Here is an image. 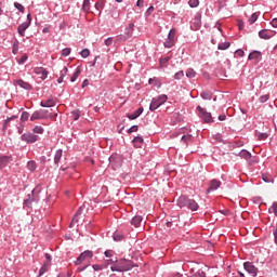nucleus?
<instances>
[{
  "label": "nucleus",
  "instance_id": "9d476101",
  "mask_svg": "<svg viewBox=\"0 0 277 277\" xmlns=\"http://www.w3.org/2000/svg\"><path fill=\"white\" fill-rule=\"evenodd\" d=\"M274 34H276V31L263 29L259 32V37L262 38V40H269V38H274Z\"/></svg>",
  "mask_w": 277,
  "mask_h": 277
},
{
  "label": "nucleus",
  "instance_id": "603ef678",
  "mask_svg": "<svg viewBox=\"0 0 277 277\" xmlns=\"http://www.w3.org/2000/svg\"><path fill=\"white\" fill-rule=\"evenodd\" d=\"M26 62H27V54H24V55L19 58L18 64H24V63H26Z\"/></svg>",
  "mask_w": 277,
  "mask_h": 277
},
{
  "label": "nucleus",
  "instance_id": "a18cd8bd",
  "mask_svg": "<svg viewBox=\"0 0 277 277\" xmlns=\"http://www.w3.org/2000/svg\"><path fill=\"white\" fill-rule=\"evenodd\" d=\"M183 77H185V74L183 72V70L177 71V72L174 75V79H183Z\"/></svg>",
  "mask_w": 277,
  "mask_h": 277
},
{
  "label": "nucleus",
  "instance_id": "7ed1b4c3",
  "mask_svg": "<svg viewBox=\"0 0 277 277\" xmlns=\"http://www.w3.org/2000/svg\"><path fill=\"white\" fill-rule=\"evenodd\" d=\"M92 256H94V253L90 250H87L77 258L75 265H81L82 263H84V265H90V260Z\"/></svg>",
  "mask_w": 277,
  "mask_h": 277
},
{
  "label": "nucleus",
  "instance_id": "58836bf2",
  "mask_svg": "<svg viewBox=\"0 0 277 277\" xmlns=\"http://www.w3.org/2000/svg\"><path fill=\"white\" fill-rule=\"evenodd\" d=\"M32 131L34 133L42 134L44 133V128H42L41 126H36Z\"/></svg>",
  "mask_w": 277,
  "mask_h": 277
},
{
  "label": "nucleus",
  "instance_id": "4468645a",
  "mask_svg": "<svg viewBox=\"0 0 277 277\" xmlns=\"http://www.w3.org/2000/svg\"><path fill=\"white\" fill-rule=\"evenodd\" d=\"M14 85H18L23 90H31V84L23 79L14 80Z\"/></svg>",
  "mask_w": 277,
  "mask_h": 277
},
{
  "label": "nucleus",
  "instance_id": "6e6d98bb",
  "mask_svg": "<svg viewBox=\"0 0 277 277\" xmlns=\"http://www.w3.org/2000/svg\"><path fill=\"white\" fill-rule=\"evenodd\" d=\"M90 267V264H84L83 266L78 267V272H84V269H88Z\"/></svg>",
  "mask_w": 277,
  "mask_h": 277
},
{
  "label": "nucleus",
  "instance_id": "20e7f679",
  "mask_svg": "<svg viewBox=\"0 0 277 277\" xmlns=\"http://www.w3.org/2000/svg\"><path fill=\"white\" fill-rule=\"evenodd\" d=\"M47 118H51V115L49 114V110H47V109L37 110L30 116L31 122H34L36 120H47Z\"/></svg>",
  "mask_w": 277,
  "mask_h": 277
},
{
  "label": "nucleus",
  "instance_id": "a211bd4d",
  "mask_svg": "<svg viewBox=\"0 0 277 277\" xmlns=\"http://www.w3.org/2000/svg\"><path fill=\"white\" fill-rule=\"evenodd\" d=\"M189 202V198L185 197V196H181L177 199V206H180L181 208L183 207H187V203Z\"/></svg>",
  "mask_w": 277,
  "mask_h": 277
},
{
  "label": "nucleus",
  "instance_id": "052dcab7",
  "mask_svg": "<svg viewBox=\"0 0 277 277\" xmlns=\"http://www.w3.org/2000/svg\"><path fill=\"white\" fill-rule=\"evenodd\" d=\"M249 159H251L250 163H259V158L258 157H252L251 156V158H249Z\"/></svg>",
  "mask_w": 277,
  "mask_h": 277
},
{
  "label": "nucleus",
  "instance_id": "69168bd1",
  "mask_svg": "<svg viewBox=\"0 0 277 277\" xmlns=\"http://www.w3.org/2000/svg\"><path fill=\"white\" fill-rule=\"evenodd\" d=\"M155 10V6H149L147 9V14H153V11Z\"/></svg>",
  "mask_w": 277,
  "mask_h": 277
},
{
  "label": "nucleus",
  "instance_id": "09e8293b",
  "mask_svg": "<svg viewBox=\"0 0 277 277\" xmlns=\"http://www.w3.org/2000/svg\"><path fill=\"white\" fill-rule=\"evenodd\" d=\"M111 44H114V38L109 37L108 39L105 40V45L111 47Z\"/></svg>",
  "mask_w": 277,
  "mask_h": 277
},
{
  "label": "nucleus",
  "instance_id": "2eb2a0df",
  "mask_svg": "<svg viewBox=\"0 0 277 277\" xmlns=\"http://www.w3.org/2000/svg\"><path fill=\"white\" fill-rule=\"evenodd\" d=\"M144 113V108H138L136 109L133 114L128 115V118L130 120H135L136 118H140V116H142V114Z\"/></svg>",
  "mask_w": 277,
  "mask_h": 277
},
{
  "label": "nucleus",
  "instance_id": "5fc2aeb1",
  "mask_svg": "<svg viewBox=\"0 0 277 277\" xmlns=\"http://www.w3.org/2000/svg\"><path fill=\"white\" fill-rule=\"evenodd\" d=\"M16 116H12L10 118H8L5 121H4V128L8 127V123L11 121V120H16Z\"/></svg>",
  "mask_w": 277,
  "mask_h": 277
},
{
  "label": "nucleus",
  "instance_id": "f8f14e48",
  "mask_svg": "<svg viewBox=\"0 0 277 277\" xmlns=\"http://www.w3.org/2000/svg\"><path fill=\"white\" fill-rule=\"evenodd\" d=\"M222 186V182L220 180H212L210 181V186L207 189V194H211V192H215V189H219V187Z\"/></svg>",
  "mask_w": 277,
  "mask_h": 277
},
{
  "label": "nucleus",
  "instance_id": "4be33fe9",
  "mask_svg": "<svg viewBox=\"0 0 277 277\" xmlns=\"http://www.w3.org/2000/svg\"><path fill=\"white\" fill-rule=\"evenodd\" d=\"M41 107H55V100L49 98L45 102L40 103Z\"/></svg>",
  "mask_w": 277,
  "mask_h": 277
},
{
  "label": "nucleus",
  "instance_id": "e2e57ef3",
  "mask_svg": "<svg viewBox=\"0 0 277 277\" xmlns=\"http://www.w3.org/2000/svg\"><path fill=\"white\" fill-rule=\"evenodd\" d=\"M90 85V81L88 79H84L82 82V88H88Z\"/></svg>",
  "mask_w": 277,
  "mask_h": 277
},
{
  "label": "nucleus",
  "instance_id": "a878e982",
  "mask_svg": "<svg viewBox=\"0 0 277 277\" xmlns=\"http://www.w3.org/2000/svg\"><path fill=\"white\" fill-rule=\"evenodd\" d=\"M62 161V149L56 150L54 156V163H60Z\"/></svg>",
  "mask_w": 277,
  "mask_h": 277
},
{
  "label": "nucleus",
  "instance_id": "aec40b11",
  "mask_svg": "<svg viewBox=\"0 0 277 277\" xmlns=\"http://www.w3.org/2000/svg\"><path fill=\"white\" fill-rule=\"evenodd\" d=\"M134 148H142V144H144V138L141 136H135L133 140Z\"/></svg>",
  "mask_w": 277,
  "mask_h": 277
},
{
  "label": "nucleus",
  "instance_id": "1a4fd4ad",
  "mask_svg": "<svg viewBox=\"0 0 277 277\" xmlns=\"http://www.w3.org/2000/svg\"><path fill=\"white\" fill-rule=\"evenodd\" d=\"M35 75H38L42 81L49 77V71L44 67H36L34 69Z\"/></svg>",
  "mask_w": 277,
  "mask_h": 277
},
{
  "label": "nucleus",
  "instance_id": "9b49d317",
  "mask_svg": "<svg viewBox=\"0 0 277 277\" xmlns=\"http://www.w3.org/2000/svg\"><path fill=\"white\" fill-rule=\"evenodd\" d=\"M23 142H27V144H34V142H38V135L26 133L22 135Z\"/></svg>",
  "mask_w": 277,
  "mask_h": 277
},
{
  "label": "nucleus",
  "instance_id": "0eeeda50",
  "mask_svg": "<svg viewBox=\"0 0 277 277\" xmlns=\"http://www.w3.org/2000/svg\"><path fill=\"white\" fill-rule=\"evenodd\" d=\"M243 267L248 272V274L252 275L253 277H256V275L259 274V268L254 266L252 262H245Z\"/></svg>",
  "mask_w": 277,
  "mask_h": 277
},
{
  "label": "nucleus",
  "instance_id": "72a5a7b5",
  "mask_svg": "<svg viewBox=\"0 0 277 277\" xmlns=\"http://www.w3.org/2000/svg\"><path fill=\"white\" fill-rule=\"evenodd\" d=\"M71 116L74 120H78L79 118H81V111H79V109L72 110Z\"/></svg>",
  "mask_w": 277,
  "mask_h": 277
},
{
  "label": "nucleus",
  "instance_id": "c756f323",
  "mask_svg": "<svg viewBox=\"0 0 277 277\" xmlns=\"http://www.w3.org/2000/svg\"><path fill=\"white\" fill-rule=\"evenodd\" d=\"M230 47V42H224V43H220L217 45L219 51H226V49H228Z\"/></svg>",
  "mask_w": 277,
  "mask_h": 277
},
{
  "label": "nucleus",
  "instance_id": "13d9d810",
  "mask_svg": "<svg viewBox=\"0 0 277 277\" xmlns=\"http://www.w3.org/2000/svg\"><path fill=\"white\" fill-rule=\"evenodd\" d=\"M103 6H104L103 2H101V3L96 2L95 3V9L96 10H103Z\"/></svg>",
  "mask_w": 277,
  "mask_h": 277
},
{
  "label": "nucleus",
  "instance_id": "7c9ffc66",
  "mask_svg": "<svg viewBox=\"0 0 277 277\" xmlns=\"http://www.w3.org/2000/svg\"><path fill=\"white\" fill-rule=\"evenodd\" d=\"M82 10L85 13L90 12V0H83Z\"/></svg>",
  "mask_w": 277,
  "mask_h": 277
},
{
  "label": "nucleus",
  "instance_id": "338daca9",
  "mask_svg": "<svg viewBox=\"0 0 277 277\" xmlns=\"http://www.w3.org/2000/svg\"><path fill=\"white\" fill-rule=\"evenodd\" d=\"M198 276H200V277H207V273H205V272H198Z\"/></svg>",
  "mask_w": 277,
  "mask_h": 277
},
{
  "label": "nucleus",
  "instance_id": "ddd939ff",
  "mask_svg": "<svg viewBox=\"0 0 277 277\" xmlns=\"http://www.w3.org/2000/svg\"><path fill=\"white\" fill-rule=\"evenodd\" d=\"M30 25H31V19H29V22H25L18 26L17 31L22 38L25 36V31H27V29L29 28Z\"/></svg>",
  "mask_w": 277,
  "mask_h": 277
},
{
  "label": "nucleus",
  "instance_id": "6ab92c4d",
  "mask_svg": "<svg viewBox=\"0 0 277 277\" xmlns=\"http://www.w3.org/2000/svg\"><path fill=\"white\" fill-rule=\"evenodd\" d=\"M82 210H83V208H81V207L77 210L75 216L71 220L70 226L79 223V216L81 215Z\"/></svg>",
  "mask_w": 277,
  "mask_h": 277
},
{
  "label": "nucleus",
  "instance_id": "473e14b6",
  "mask_svg": "<svg viewBox=\"0 0 277 277\" xmlns=\"http://www.w3.org/2000/svg\"><path fill=\"white\" fill-rule=\"evenodd\" d=\"M168 62H170V56H166L163 58H160V66L161 68H166V66H168Z\"/></svg>",
  "mask_w": 277,
  "mask_h": 277
},
{
  "label": "nucleus",
  "instance_id": "680f3d73",
  "mask_svg": "<svg viewBox=\"0 0 277 277\" xmlns=\"http://www.w3.org/2000/svg\"><path fill=\"white\" fill-rule=\"evenodd\" d=\"M136 5L137 8H144V0H137Z\"/></svg>",
  "mask_w": 277,
  "mask_h": 277
},
{
  "label": "nucleus",
  "instance_id": "79ce46f5",
  "mask_svg": "<svg viewBox=\"0 0 277 277\" xmlns=\"http://www.w3.org/2000/svg\"><path fill=\"white\" fill-rule=\"evenodd\" d=\"M70 55V48H65L62 50V56L63 57H68Z\"/></svg>",
  "mask_w": 277,
  "mask_h": 277
},
{
  "label": "nucleus",
  "instance_id": "49530a36",
  "mask_svg": "<svg viewBox=\"0 0 277 277\" xmlns=\"http://www.w3.org/2000/svg\"><path fill=\"white\" fill-rule=\"evenodd\" d=\"M49 272V268L47 266H42L39 271V276H43V274H47Z\"/></svg>",
  "mask_w": 277,
  "mask_h": 277
},
{
  "label": "nucleus",
  "instance_id": "f704fd0d",
  "mask_svg": "<svg viewBox=\"0 0 277 277\" xmlns=\"http://www.w3.org/2000/svg\"><path fill=\"white\" fill-rule=\"evenodd\" d=\"M201 98H203V101H211V98H212L211 92H202Z\"/></svg>",
  "mask_w": 277,
  "mask_h": 277
},
{
  "label": "nucleus",
  "instance_id": "f03ea898",
  "mask_svg": "<svg viewBox=\"0 0 277 277\" xmlns=\"http://www.w3.org/2000/svg\"><path fill=\"white\" fill-rule=\"evenodd\" d=\"M168 102V95L161 94L158 97H154L149 105L150 111H155V109H159L161 105H164Z\"/></svg>",
  "mask_w": 277,
  "mask_h": 277
},
{
  "label": "nucleus",
  "instance_id": "dca6fc26",
  "mask_svg": "<svg viewBox=\"0 0 277 277\" xmlns=\"http://www.w3.org/2000/svg\"><path fill=\"white\" fill-rule=\"evenodd\" d=\"M187 209H190V211H198V202L194 199H188Z\"/></svg>",
  "mask_w": 277,
  "mask_h": 277
},
{
  "label": "nucleus",
  "instance_id": "0e129e2a",
  "mask_svg": "<svg viewBox=\"0 0 277 277\" xmlns=\"http://www.w3.org/2000/svg\"><path fill=\"white\" fill-rule=\"evenodd\" d=\"M219 120H220L221 122H224V120H226V115H220V116H219Z\"/></svg>",
  "mask_w": 277,
  "mask_h": 277
},
{
  "label": "nucleus",
  "instance_id": "4c0bfd02",
  "mask_svg": "<svg viewBox=\"0 0 277 277\" xmlns=\"http://www.w3.org/2000/svg\"><path fill=\"white\" fill-rule=\"evenodd\" d=\"M27 120H29V113L23 111L22 116H21V121L22 122H27Z\"/></svg>",
  "mask_w": 277,
  "mask_h": 277
},
{
  "label": "nucleus",
  "instance_id": "ea45409f",
  "mask_svg": "<svg viewBox=\"0 0 277 277\" xmlns=\"http://www.w3.org/2000/svg\"><path fill=\"white\" fill-rule=\"evenodd\" d=\"M27 168H28V170H30V172H34V170H36V162L35 161H29L27 163Z\"/></svg>",
  "mask_w": 277,
  "mask_h": 277
},
{
  "label": "nucleus",
  "instance_id": "5701e85b",
  "mask_svg": "<svg viewBox=\"0 0 277 277\" xmlns=\"http://www.w3.org/2000/svg\"><path fill=\"white\" fill-rule=\"evenodd\" d=\"M249 60H254L255 62H259L261 60V52L253 51L249 54Z\"/></svg>",
  "mask_w": 277,
  "mask_h": 277
},
{
  "label": "nucleus",
  "instance_id": "f257e3e1",
  "mask_svg": "<svg viewBox=\"0 0 277 277\" xmlns=\"http://www.w3.org/2000/svg\"><path fill=\"white\" fill-rule=\"evenodd\" d=\"M133 267H137V265H134L130 260H120L110 269L111 272H129Z\"/></svg>",
  "mask_w": 277,
  "mask_h": 277
},
{
  "label": "nucleus",
  "instance_id": "423d86ee",
  "mask_svg": "<svg viewBox=\"0 0 277 277\" xmlns=\"http://www.w3.org/2000/svg\"><path fill=\"white\" fill-rule=\"evenodd\" d=\"M198 116H200L203 119V122H207L210 124V122H213V117L211 116V113H207V110L200 106L197 107Z\"/></svg>",
  "mask_w": 277,
  "mask_h": 277
},
{
  "label": "nucleus",
  "instance_id": "bf43d9fd",
  "mask_svg": "<svg viewBox=\"0 0 277 277\" xmlns=\"http://www.w3.org/2000/svg\"><path fill=\"white\" fill-rule=\"evenodd\" d=\"M271 25H272V27L277 28V17L272 19Z\"/></svg>",
  "mask_w": 277,
  "mask_h": 277
},
{
  "label": "nucleus",
  "instance_id": "393cba45",
  "mask_svg": "<svg viewBox=\"0 0 277 277\" xmlns=\"http://www.w3.org/2000/svg\"><path fill=\"white\" fill-rule=\"evenodd\" d=\"M79 75H81V68L80 67L76 68L72 77L70 78L71 83H75L77 81V79H79Z\"/></svg>",
  "mask_w": 277,
  "mask_h": 277
},
{
  "label": "nucleus",
  "instance_id": "e433bc0d",
  "mask_svg": "<svg viewBox=\"0 0 277 277\" xmlns=\"http://www.w3.org/2000/svg\"><path fill=\"white\" fill-rule=\"evenodd\" d=\"M188 5L189 8H198V5H200V0H189Z\"/></svg>",
  "mask_w": 277,
  "mask_h": 277
},
{
  "label": "nucleus",
  "instance_id": "8fccbe9b",
  "mask_svg": "<svg viewBox=\"0 0 277 277\" xmlns=\"http://www.w3.org/2000/svg\"><path fill=\"white\" fill-rule=\"evenodd\" d=\"M267 101H269V95H262L260 97V103H267Z\"/></svg>",
  "mask_w": 277,
  "mask_h": 277
},
{
  "label": "nucleus",
  "instance_id": "b1692460",
  "mask_svg": "<svg viewBox=\"0 0 277 277\" xmlns=\"http://www.w3.org/2000/svg\"><path fill=\"white\" fill-rule=\"evenodd\" d=\"M131 224L135 226V228H140V224H142V216H134L131 221Z\"/></svg>",
  "mask_w": 277,
  "mask_h": 277
},
{
  "label": "nucleus",
  "instance_id": "bb28decb",
  "mask_svg": "<svg viewBox=\"0 0 277 277\" xmlns=\"http://www.w3.org/2000/svg\"><path fill=\"white\" fill-rule=\"evenodd\" d=\"M256 21H259V13H253L250 18H249V24L250 25H254V23H256Z\"/></svg>",
  "mask_w": 277,
  "mask_h": 277
},
{
  "label": "nucleus",
  "instance_id": "c03bdc74",
  "mask_svg": "<svg viewBox=\"0 0 277 277\" xmlns=\"http://www.w3.org/2000/svg\"><path fill=\"white\" fill-rule=\"evenodd\" d=\"M140 131V128L137 126H132L129 130L128 133H137Z\"/></svg>",
  "mask_w": 277,
  "mask_h": 277
},
{
  "label": "nucleus",
  "instance_id": "c9c22d12",
  "mask_svg": "<svg viewBox=\"0 0 277 277\" xmlns=\"http://www.w3.org/2000/svg\"><path fill=\"white\" fill-rule=\"evenodd\" d=\"M181 140H182V142H183L184 144H189V142H192V135H190V134L183 135V136L181 137Z\"/></svg>",
  "mask_w": 277,
  "mask_h": 277
},
{
  "label": "nucleus",
  "instance_id": "4d7b16f0",
  "mask_svg": "<svg viewBox=\"0 0 277 277\" xmlns=\"http://www.w3.org/2000/svg\"><path fill=\"white\" fill-rule=\"evenodd\" d=\"M105 256H107L108 259H111V256H114V252L113 251H105Z\"/></svg>",
  "mask_w": 277,
  "mask_h": 277
},
{
  "label": "nucleus",
  "instance_id": "6e6552de",
  "mask_svg": "<svg viewBox=\"0 0 277 277\" xmlns=\"http://www.w3.org/2000/svg\"><path fill=\"white\" fill-rule=\"evenodd\" d=\"M135 30V25L134 24H129L128 27L126 28V36H119L118 40H127L133 36V31Z\"/></svg>",
  "mask_w": 277,
  "mask_h": 277
},
{
  "label": "nucleus",
  "instance_id": "39448f33",
  "mask_svg": "<svg viewBox=\"0 0 277 277\" xmlns=\"http://www.w3.org/2000/svg\"><path fill=\"white\" fill-rule=\"evenodd\" d=\"M176 29H171L169 31L168 38L164 41V47L166 49H172V47L174 45V43L176 42Z\"/></svg>",
  "mask_w": 277,
  "mask_h": 277
},
{
  "label": "nucleus",
  "instance_id": "f3484780",
  "mask_svg": "<svg viewBox=\"0 0 277 277\" xmlns=\"http://www.w3.org/2000/svg\"><path fill=\"white\" fill-rule=\"evenodd\" d=\"M9 163H10V157L8 156L0 157V170H3V168H6Z\"/></svg>",
  "mask_w": 277,
  "mask_h": 277
},
{
  "label": "nucleus",
  "instance_id": "412c9836",
  "mask_svg": "<svg viewBox=\"0 0 277 277\" xmlns=\"http://www.w3.org/2000/svg\"><path fill=\"white\" fill-rule=\"evenodd\" d=\"M238 157H241L242 159H246L248 161V159H252V154H250V151L242 149L241 151H239Z\"/></svg>",
  "mask_w": 277,
  "mask_h": 277
},
{
  "label": "nucleus",
  "instance_id": "a19ab883",
  "mask_svg": "<svg viewBox=\"0 0 277 277\" xmlns=\"http://www.w3.org/2000/svg\"><path fill=\"white\" fill-rule=\"evenodd\" d=\"M14 8H16V10H18L19 12L24 13L25 12V6H23V4L15 2L14 3Z\"/></svg>",
  "mask_w": 277,
  "mask_h": 277
},
{
  "label": "nucleus",
  "instance_id": "37998d69",
  "mask_svg": "<svg viewBox=\"0 0 277 277\" xmlns=\"http://www.w3.org/2000/svg\"><path fill=\"white\" fill-rule=\"evenodd\" d=\"M81 57H90V50L84 49L80 52Z\"/></svg>",
  "mask_w": 277,
  "mask_h": 277
},
{
  "label": "nucleus",
  "instance_id": "864d4df0",
  "mask_svg": "<svg viewBox=\"0 0 277 277\" xmlns=\"http://www.w3.org/2000/svg\"><path fill=\"white\" fill-rule=\"evenodd\" d=\"M93 269L94 272H101V269H103V265L94 264Z\"/></svg>",
  "mask_w": 277,
  "mask_h": 277
},
{
  "label": "nucleus",
  "instance_id": "774afa93",
  "mask_svg": "<svg viewBox=\"0 0 277 277\" xmlns=\"http://www.w3.org/2000/svg\"><path fill=\"white\" fill-rule=\"evenodd\" d=\"M238 27H239V29H243V22L239 21L238 22Z\"/></svg>",
  "mask_w": 277,
  "mask_h": 277
},
{
  "label": "nucleus",
  "instance_id": "2f4dec72",
  "mask_svg": "<svg viewBox=\"0 0 277 277\" xmlns=\"http://www.w3.org/2000/svg\"><path fill=\"white\" fill-rule=\"evenodd\" d=\"M255 135H256L258 140H260V141L267 140V137H269V135L267 133L255 132Z\"/></svg>",
  "mask_w": 277,
  "mask_h": 277
},
{
  "label": "nucleus",
  "instance_id": "3c124183",
  "mask_svg": "<svg viewBox=\"0 0 277 277\" xmlns=\"http://www.w3.org/2000/svg\"><path fill=\"white\" fill-rule=\"evenodd\" d=\"M235 55H237L238 57H243V55H246V52H243V50H237L235 52Z\"/></svg>",
  "mask_w": 277,
  "mask_h": 277
},
{
  "label": "nucleus",
  "instance_id": "cd10ccee",
  "mask_svg": "<svg viewBox=\"0 0 277 277\" xmlns=\"http://www.w3.org/2000/svg\"><path fill=\"white\" fill-rule=\"evenodd\" d=\"M268 213H274L277 217V201L273 202L272 207L268 209Z\"/></svg>",
  "mask_w": 277,
  "mask_h": 277
},
{
  "label": "nucleus",
  "instance_id": "de8ad7c7",
  "mask_svg": "<svg viewBox=\"0 0 277 277\" xmlns=\"http://www.w3.org/2000/svg\"><path fill=\"white\" fill-rule=\"evenodd\" d=\"M66 75H68V67H63V69L61 70V77H63L64 79Z\"/></svg>",
  "mask_w": 277,
  "mask_h": 277
},
{
  "label": "nucleus",
  "instance_id": "c85d7f7f",
  "mask_svg": "<svg viewBox=\"0 0 277 277\" xmlns=\"http://www.w3.org/2000/svg\"><path fill=\"white\" fill-rule=\"evenodd\" d=\"M186 77H187L188 79H194V77H196V70H194V69H192V68H188V69L186 70Z\"/></svg>",
  "mask_w": 277,
  "mask_h": 277
}]
</instances>
